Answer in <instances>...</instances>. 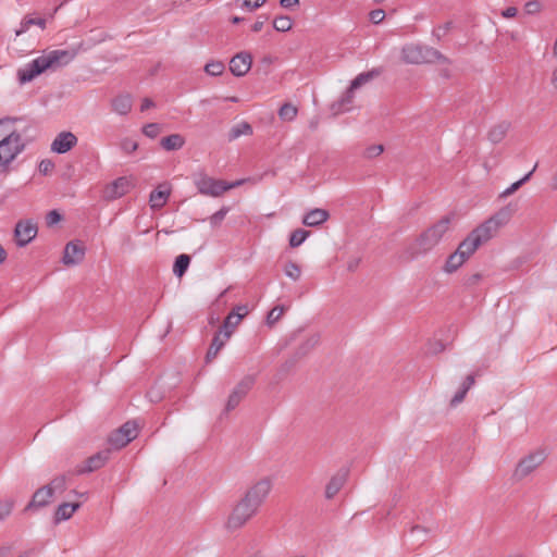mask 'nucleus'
Segmentation results:
<instances>
[{
	"mask_svg": "<svg viewBox=\"0 0 557 557\" xmlns=\"http://www.w3.org/2000/svg\"><path fill=\"white\" fill-rule=\"evenodd\" d=\"M299 4V0H280L281 8L292 9Z\"/></svg>",
	"mask_w": 557,
	"mask_h": 557,
	"instance_id": "obj_57",
	"label": "nucleus"
},
{
	"mask_svg": "<svg viewBox=\"0 0 557 557\" xmlns=\"http://www.w3.org/2000/svg\"><path fill=\"white\" fill-rule=\"evenodd\" d=\"M110 450L104 449L101 450L89 458H87L84 462V466L76 470L78 473H90L99 470L104 466L107 460L109 459Z\"/></svg>",
	"mask_w": 557,
	"mask_h": 557,
	"instance_id": "obj_20",
	"label": "nucleus"
},
{
	"mask_svg": "<svg viewBox=\"0 0 557 557\" xmlns=\"http://www.w3.org/2000/svg\"><path fill=\"white\" fill-rule=\"evenodd\" d=\"M205 70L210 76H220L223 74L225 65L222 61H211L206 65Z\"/></svg>",
	"mask_w": 557,
	"mask_h": 557,
	"instance_id": "obj_39",
	"label": "nucleus"
},
{
	"mask_svg": "<svg viewBox=\"0 0 557 557\" xmlns=\"http://www.w3.org/2000/svg\"><path fill=\"white\" fill-rule=\"evenodd\" d=\"M85 258V248L76 242H70L63 250L62 262L66 265H75Z\"/></svg>",
	"mask_w": 557,
	"mask_h": 557,
	"instance_id": "obj_19",
	"label": "nucleus"
},
{
	"mask_svg": "<svg viewBox=\"0 0 557 557\" xmlns=\"http://www.w3.org/2000/svg\"><path fill=\"white\" fill-rule=\"evenodd\" d=\"M66 475L60 474L57 475L49 485H46V487H52V494H54L55 492H63L66 490Z\"/></svg>",
	"mask_w": 557,
	"mask_h": 557,
	"instance_id": "obj_41",
	"label": "nucleus"
},
{
	"mask_svg": "<svg viewBox=\"0 0 557 557\" xmlns=\"http://www.w3.org/2000/svg\"><path fill=\"white\" fill-rule=\"evenodd\" d=\"M384 17H385V12L383 9H374V10H371L369 13V18H370L371 23L374 25L381 24L383 22Z\"/></svg>",
	"mask_w": 557,
	"mask_h": 557,
	"instance_id": "obj_47",
	"label": "nucleus"
},
{
	"mask_svg": "<svg viewBox=\"0 0 557 557\" xmlns=\"http://www.w3.org/2000/svg\"><path fill=\"white\" fill-rule=\"evenodd\" d=\"M25 149L22 135L17 132L0 135V175L11 171V164Z\"/></svg>",
	"mask_w": 557,
	"mask_h": 557,
	"instance_id": "obj_4",
	"label": "nucleus"
},
{
	"mask_svg": "<svg viewBox=\"0 0 557 557\" xmlns=\"http://www.w3.org/2000/svg\"><path fill=\"white\" fill-rule=\"evenodd\" d=\"M13 509L12 500L0 502V521L7 519Z\"/></svg>",
	"mask_w": 557,
	"mask_h": 557,
	"instance_id": "obj_46",
	"label": "nucleus"
},
{
	"mask_svg": "<svg viewBox=\"0 0 557 557\" xmlns=\"http://www.w3.org/2000/svg\"><path fill=\"white\" fill-rule=\"evenodd\" d=\"M131 183L127 177H119L104 188V198L108 200L120 199L129 191Z\"/></svg>",
	"mask_w": 557,
	"mask_h": 557,
	"instance_id": "obj_18",
	"label": "nucleus"
},
{
	"mask_svg": "<svg viewBox=\"0 0 557 557\" xmlns=\"http://www.w3.org/2000/svg\"><path fill=\"white\" fill-rule=\"evenodd\" d=\"M252 134L253 128L247 122H242L231 127L227 135V140H236L242 136H250Z\"/></svg>",
	"mask_w": 557,
	"mask_h": 557,
	"instance_id": "obj_30",
	"label": "nucleus"
},
{
	"mask_svg": "<svg viewBox=\"0 0 557 557\" xmlns=\"http://www.w3.org/2000/svg\"><path fill=\"white\" fill-rule=\"evenodd\" d=\"M243 22V18L242 17H238V16H235L232 18V24H239Z\"/></svg>",
	"mask_w": 557,
	"mask_h": 557,
	"instance_id": "obj_63",
	"label": "nucleus"
},
{
	"mask_svg": "<svg viewBox=\"0 0 557 557\" xmlns=\"http://www.w3.org/2000/svg\"><path fill=\"white\" fill-rule=\"evenodd\" d=\"M492 237L476 226L468 236L459 244L457 250L467 259L470 258L478 248L487 243Z\"/></svg>",
	"mask_w": 557,
	"mask_h": 557,
	"instance_id": "obj_7",
	"label": "nucleus"
},
{
	"mask_svg": "<svg viewBox=\"0 0 557 557\" xmlns=\"http://www.w3.org/2000/svg\"><path fill=\"white\" fill-rule=\"evenodd\" d=\"M81 506V503H61L55 510V523L70 519Z\"/></svg>",
	"mask_w": 557,
	"mask_h": 557,
	"instance_id": "obj_25",
	"label": "nucleus"
},
{
	"mask_svg": "<svg viewBox=\"0 0 557 557\" xmlns=\"http://www.w3.org/2000/svg\"><path fill=\"white\" fill-rule=\"evenodd\" d=\"M503 16L506 18H511L513 16H517V8L509 7L506 10L503 11Z\"/></svg>",
	"mask_w": 557,
	"mask_h": 557,
	"instance_id": "obj_58",
	"label": "nucleus"
},
{
	"mask_svg": "<svg viewBox=\"0 0 557 557\" xmlns=\"http://www.w3.org/2000/svg\"><path fill=\"white\" fill-rule=\"evenodd\" d=\"M162 131L161 124L150 123L141 127V133L150 139H153L160 135Z\"/></svg>",
	"mask_w": 557,
	"mask_h": 557,
	"instance_id": "obj_42",
	"label": "nucleus"
},
{
	"mask_svg": "<svg viewBox=\"0 0 557 557\" xmlns=\"http://www.w3.org/2000/svg\"><path fill=\"white\" fill-rule=\"evenodd\" d=\"M475 383V380H474V375L473 374H468L461 385L460 388L465 389V391H469L472 388V386L474 385Z\"/></svg>",
	"mask_w": 557,
	"mask_h": 557,
	"instance_id": "obj_55",
	"label": "nucleus"
},
{
	"mask_svg": "<svg viewBox=\"0 0 557 557\" xmlns=\"http://www.w3.org/2000/svg\"><path fill=\"white\" fill-rule=\"evenodd\" d=\"M280 120L290 122L296 117L297 109L292 103H285L278 109Z\"/></svg>",
	"mask_w": 557,
	"mask_h": 557,
	"instance_id": "obj_36",
	"label": "nucleus"
},
{
	"mask_svg": "<svg viewBox=\"0 0 557 557\" xmlns=\"http://www.w3.org/2000/svg\"><path fill=\"white\" fill-rule=\"evenodd\" d=\"M555 61H556V64H555L554 71H553L552 83L557 88V59H555Z\"/></svg>",
	"mask_w": 557,
	"mask_h": 557,
	"instance_id": "obj_60",
	"label": "nucleus"
},
{
	"mask_svg": "<svg viewBox=\"0 0 557 557\" xmlns=\"http://www.w3.org/2000/svg\"><path fill=\"white\" fill-rule=\"evenodd\" d=\"M248 312L249 310L247 305H238L232 309L221 327V330H224L225 339L231 337L233 330L239 325L240 321L248 314Z\"/></svg>",
	"mask_w": 557,
	"mask_h": 557,
	"instance_id": "obj_15",
	"label": "nucleus"
},
{
	"mask_svg": "<svg viewBox=\"0 0 557 557\" xmlns=\"http://www.w3.org/2000/svg\"><path fill=\"white\" fill-rule=\"evenodd\" d=\"M400 60L405 64L423 65L432 63L448 64V58L441 51L426 45L409 42L405 44L400 50Z\"/></svg>",
	"mask_w": 557,
	"mask_h": 557,
	"instance_id": "obj_2",
	"label": "nucleus"
},
{
	"mask_svg": "<svg viewBox=\"0 0 557 557\" xmlns=\"http://www.w3.org/2000/svg\"><path fill=\"white\" fill-rule=\"evenodd\" d=\"M133 101L129 95H121L113 99V111L120 115H126L132 111Z\"/></svg>",
	"mask_w": 557,
	"mask_h": 557,
	"instance_id": "obj_27",
	"label": "nucleus"
},
{
	"mask_svg": "<svg viewBox=\"0 0 557 557\" xmlns=\"http://www.w3.org/2000/svg\"><path fill=\"white\" fill-rule=\"evenodd\" d=\"M537 168V165L534 166V169L532 171H530L524 177H522L520 181L518 182H515V183H511L509 187H507L502 194H500V198L505 199L507 197H509L510 195H512L515 191H517L523 184H525L531 175L534 173L535 169Z\"/></svg>",
	"mask_w": 557,
	"mask_h": 557,
	"instance_id": "obj_34",
	"label": "nucleus"
},
{
	"mask_svg": "<svg viewBox=\"0 0 557 557\" xmlns=\"http://www.w3.org/2000/svg\"><path fill=\"white\" fill-rule=\"evenodd\" d=\"M77 54V49L52 50L45 52L17 71L18 82L25 84L39 76L46 70H55L67 65Z\"/></svg>",
	"mask_w": 557,
	"mask_h": 557,
	"instance_id": "obj_1",
	"label": "nucleus"
},
{
	"mask_svg": "<svg viewBox=\"0 0 557 557\" xmlns=\"http://www.w3.org/2000/svg\"><path fill=\"white\" fill-rule=\"evenodd\" d=\"M319 343V337L317 335L309 337L299 347V355L304 356L309 352L313 347H315Z\"/></svg>",
	"mask_w": 557,
	"mask_h": 557,
	"instance_id": "obj_44",
	"label": "nucleus"
},
{
	"mask_svg": "<svg viewBox=\"0 0 557 557\" xmlns=\"http://www.w3.org/2000/svg\"><path fill=\"white\" fill-rule=\"evenodd\" d=\"M553 54H554V59H557V38H556V41H555V45H554Z\"/></svg>",
	"mask_w": 557,
	"mask_h": 557,
	"instance_id": "obj_64",
	"label": "nucleus"
},
{
	"mask_svg": "<svg viewBox=\"0 0 557 557\" xmlns=\"http://www.w3.org/2000/svg\"><path fill=\"white\" fill-rule=\"evenodd\" d=\"M227 341L228 339H225V337H224V330L223 329L219 330L218 333L214 335V337L211 342V345L208 349V352L206 356L207 362H210L212 359H214L218 356V352L221 351V349L225 345V342H227Z\"/></svg>",
	"mask_w": 557,
	"mask_h": 557,
	"instance_id": "obj_26",
	"label": "nucleus"
},
{
	"mask_svg": "<svg viewBox=\"0 0 557 557\" xmlns=\"http://www.w3.org/2000/svg\"><path fill=\"white\" fill-rule=\"evenodd\" d=\"M284 272L287 277L293 281H299L301 276V269L293 261H288L284 267Z\"/></svg>",
	"mask_w": 557,
	"mask_h": 557,
	"instance_id": "obj_38",
	"label": "nucleus"
},
{
	"mask_svg": "<svg viewBox=\"0 0 557 557\" xmlns=\"http://www.w3.org/2000/svg\"><path fill=\"white\" fill-rule=\"evenodd\" d=\"M153 107V101L150 98H145L141 100V112H145Z\"/></svg>",
	"mask_w": 557,
	"mask_h": 557,
	"instance_id": "obj_59",
	"label": "nucleus"
},
{
	"mask_svg": "<svg viewBox=\"0 0 557 557\" xmlns=\"http://www.w3.org/2000/svg\"><path fill=\"white\" fill-rule=\"evenodd\" d=\"M185 139L181 134H171L161 139L160 145L165 151H177L183 148Z\"/></svg>",
	"mask_w": 557,
	"mask_h": 557,
	"instance_id": "obj_28",
	"label": "nucleus"
},
{
	"mask_svg": "<svg viewBox=\"0 0 557 557\" xmlns=\"http://www.w3.org/2000/svg\"><path fill=\"white\" fill-rule=\"evenodd\" d=\"M244 181H237L235 183H226L224 181L214 180L209 176H201L197 182L196 186L199 194L210 197H220L225 191L243 185Z\"/></svg>",
	"mask_w": 557,
	"mask_h": 557,
	"instance_id": "obj_5",
	"label": "nucleus"
},
{
	"mask_svg": "<svg viewBox=\"0 0 557 557\" xmlns=\"http://www.w3.org/2000/svg\"><path fill=\"white\" fill-rule=\"evenodd\" d=\"M251 66V55L249 52H238L230 60V71L235 76H244Z\"/></svg>",
	"mask_w": 557,
	"mask_h": 557,
	"instance_id": "obj_17",
	"label": "nucleus"
},
{
	"mask_svg": "<svg viewBox=\"0 0 557 557\" xmlns=\"http://www.w3.org/2000/svg\"><path fill=\"white\" fill-rule=\"evenodd\" d=\"M52 497V487H46V485L39 487L35 492L33 499H30V502L26 505L25 511L33 509L35 507H44L48 505L51 502Z\"/></svg>",
	"mask_w": 557,
	"mask_h": 557,
	"instance_id": "obj_22",
	"label": "nucleus"
},
{
	"mask_svg": "<svg viewBox=\"0 0 557 557\" xmlns=\"http://www.w3.org/2000/svg\"><path fill=\"white\" fill-rule=\"evenodd\" d=\"M466 394H467V391L459 388V391L450 399V406L456 407L458 404L462 403L466 397Z\"/></svg>",
	"mask_w": 557,
	"mask_h": 557,
	"instance_id": "obj_53",
	"label": "nucleus"
},
{
	"mask_svg": "<svg viewBox=\"0 0 557 557\" xmlns=\"http://www.w3.org/2000/svg\"><path fill=\"white\" fill-rule=\"evenodd\" d=\"M308 236L309 232L304 228L294 230L289 236V246L293 248L299 247L306 242Z\"/></svg>",
	"mask_w": 557,
	"mask_h": 557,
	"instance_id": "obj_35",
	"label": "nucleus"
},
{
	"mask_svg": "<svg viewBox=\"0 0 557 557\" xmlns=\"http://www.w3.org/2000/svg\"><path fill=\"white\" fill-rule=\"evenodd\" d=\"M449 218L444 216L432 226L422 232L416 242L408 248L410 258L425 255L432 250L447 233L449 227Z\"/></svg>",
	"mask_w": 557,
	"mask_h": 557,
	"instance_id": "obj_3",
	"label": "nucleus"
},
{
	"mask_svg": "<svg viewBox=\"0 0 557 557\" xmlns=\"http://www.w3.org/2000/svg\"><path fill=\"white\" fill-rule=\"evenodd\" d=\"M285 312L284 306L274 307L265 317V324L272 327Z\"/></svg>",
	"mask_w": 557,
	"mask_h": 557,
	"instance_id": "obj_40",
	"label": "nucleus"
},
{
	"mask_svg": "<svg viewBox=\"0 0 557 557\" xmlns=\"http://www.w3.org/2000/svg\"><path fill=\"white\" fill-rule=\"evenodd\" d=\"M508 129H509V124L508 123L504 122V123L496 124L488 132V139L493 144H497V143H499V141L505 139Z\"/></svg>",
	"mask_w": 557,
	"mask_h": 557,
	"instance_id": "obj_31",
	"label": "nucleus"
},
{
	"mask_svg": "<svg viewBox=\"0 0 557 557\" xmlns=\"http://www.w3.org/2000/svg\"><path fill=\"white\" fill-rule=\"evenodd\" d=\"M137 433V424L134 421H127L109 436L108 443L110 446L119 449L135 440Z\"/></svg>",
	"mask_w": 557,
	"mask_h": 557,
	"instance_id": "obj_9",
	"label": "nucleus"
},
{
	"mask_svg": "<svg viewBox=\"0 0 557 557\" xmlns=\"http://www.w3.org/2000/svg\"><path fill=\"white\" fill-rule=\"evenodd\" d=\"M61 220V214L53 210V211H50L48 214H46V224L48 226H53L55 225L57 223H59Z\"/></svg>",
	"mask_w": 557,
	"mask_h": 557,
	"instance_id": "obj_51",
	"label": "nucleus"
},
{
	"mask_svg": "<svg viewBox=\"0 0 557 557\" xmlns=\"http://www.w3.org/2000/svg\"><path fill=\"white\" fill-rule=\"evenodd\" d=\"M545 460L544 451L536 450L534 453L529 454L523 459H521L516 466V472H513V476L516 479H523L529 473L536 470V468Z\"/></svg>",
	"mask_w": 557,
	"mask_h": 557,
	"instance_id": "obj_13",
	"label": "nucleus"
},
{
	"mask_svg": "<svg viewBox=\"0 0 557 557\" xmlns=\"http://www.w3.org/2000/svg\"><path fill=\"white\" fill-rule=\"evenodd\" d=\"M292 18L287 15H280L274 18L273 27L277 32H288L292 28Z\"/></svg>",
	"mask_w": 557,
	"mask_h": 557,
	"instance_id": "obj_37",
	"label": "nucleus"
},
{
	"mask_svg": "<svg viewBox=\"0 0 557 557\" xmlns=\"http://www.w3.org/2000/svg\"><path fill=\"white\" fill-rule=\"evenodd\" d=\"M230 211V208L227 207H223L222 209H220L219 211H216L214 214H212L210 218H209V221H210V224L212 227H218L222 224V222L224 221L227 212Z\"/></svg>",
	"mask_w": 557,
	"mask_h": 557,
	"instance_id": "obj_43",
	"label": "nucleus"
},
{
	"mask_svg": "<svg viewBox=\"0 0 557 557\" xmlns=\"http://www.w3.org/2000/svg\"><path fill=\"white\" fill-rule=\"evenodd\" d=\"M255 382L256 380L253 375H246L243 377V380L237 384L235 388H233L228 396L225 407L226 412L236 409V407L244 399L249 389L255 385Z\"/></svg>",
	"mask_w": 557,
	"mask_h": 557,
	"instance_id": "obj_12",
	"label": "nucleus"
},
{
	"mask_svg": "<svg viewBox=\"0 0 557 557\" xmlns=\"http://www.w3.org/2000/svg\"><path fill=\"white\" fill-rule=\"evenodd\" d=\"M120 147L123 152L131 154L137 150L138 145L136 140L126 138L121 140Z\"/></svg>",
	"mask_w": 557,
	"mask_h": 557,
	"instance_id": "obj_45",
	"label": "nucleus"
},
{
	"mask_svg": "<svg viewBox=\"0 0 557 557\" xmlns=\"http://www.w3.org/2000/svg\"><path fill=\"white\" fill-rule=\"evenodd\" d=\"M190 261L191 258L188 255H178L176 257L174 268H172V272L181 277L187 271Z\"/></svg>",
	"mask_w": 557,
	"mask_h": 557,
	"instance_id": "obj_33",
	"label": "nucleus"
},
{
	"mask_svg": "<svg viewBox=\"0 0 557 557\" xmlns=\"http://www.w3.org/2000/svg\"><path fill=\"white\" fill-rule=\"evenodd\" d=\"M330 218V213L323 209H313L307 212L302 219V224L308 227H317L323 224Z\"/></svg>",
	"mask_w": 557,
	"mask_h": 557,
	"instance_id": "obj_24",
	"label": "nucleus"
},
{
	"mask_svg": "<svg viewBox=\"0 0 557 557\" xmlns=\"http://www.w3.org/2000/svg\"><path fill=\"white\" fill-rule=\"evenodd\" d=\"M382 74L381 67H373L370 71L359 73L350 83L349 89L347 91V95L343 97L342 100L347 101L350 103L354 98V91L368 82L373 81L374 78H377Z\"/></svg>",
	"mask_w": 557,
	"mask_h": 557,
	"instance_id": "obj_14",
	"label": "nucleus"
},
{
	"mask_svg": "<svg viewBox=\"0 0 557 557\" xmlns=\"http://www.w3.org/2000/svg\"><path fill=\"white\" fill-rule=\"evenodd\" d=\"M515 212V207L511 205H508L500 209L498 212H496L492 218H490L487 221H485L483 224H481L480 228L483 230V232L487 233L491 237L494 236L496 231H498L500 227L508 224L510 221L512 213Z\"/></svg>",
	"mask_w": 557,
	"mask_h": 557,
	"instance_id": "obj_10",
	"label": "nucleus"
},
{
	"mask_svg": "<svg viewBox=\"0 0 557 557\" xmlns=\"http://www.w3.org/2000/svg\"><path fill=\"white\" fill-rule=\"evenodd\" d=\"M77 144L76 136L69 131H63L57 135L51 144V151L57 154H65Z\"/></svg>",
	"mask_w": 557,
	"mask_h": 557,
	"instance_id": "obj_16",
	"label": "nucleus"
},
{
	"mask_svg": "<svg viewBox=\"0 0 557 557\" xmlns=\"http://www.w3.org/2000/svg\"><path fill=\"white\" fill-rule=\"evenodd\" d=\"M33 25H38L40 28H45L46 22L44 18H35L25 16L21 22L20 28L15 30V36L20 37L28 30Z\"/></svg>",
	"mask_w": 557,
	"mask_h": 557,
	"instance_id": "obj_32",
	"label": "nucleus"
},
{
	"mask_svg": "<svg viewBox=\"0 0 557 557\" xmlns=\"http://www.w3.org/2000/svg\"><path fill=\"white\" fill-rule=\"evenodd\" d=\"M383 151H384V148L382 145H372L366 149L364 157L368 159H371V158L382 154Z\"/></svg>",
	"mask_w": 557,
	"mask_h": 557,
	"instance_id": "obj_49",
	"label": "nucleus"
},
{
	"mask_svg": "<svg viewBox=\"0 0 557 557\" xmlns=\"http://www.w3.org/2000/svg\"><path fill=\"white\" fill-rule=\"evenodd\" d=\"M258 511V508L247 502L240 499L226 521V529L228 531H236L245 525Z\"/></svg>",
	"mask_w": 557,
	"mask_h": 557,
	"instance_id": "obj_6",
	"label": "nucleus"
},
{
	"mask_svg": "<svg viewBox=\"0 0 557 557\" xmlns=\"http://www.w3.org/2000/svg\"><path fill=\"white\" fill-rule=\"evenodd\" d=\"M467 258L461 255L458 250L447 257L443 271L446 273H453L460 269L466 262Z\"/></svg>",
	"mask_w": 557,
	"mask_h": 557,
	"instance_id": "obj_29",
	"label": "nucleus"
},
{
	"mask_svg": "<svg viewBox=\"0 0 557 557\" xmlns=\"http://www.w3.org/2000/svg\"><path fill=\"white\" fill-rule=\"evenodd\" d=\"M540 10H541V3H540V1H537V0L529 1V2H527V4H525V11H527L529 14L537 13Z\"/></svg>",
	"mask_w": 557,
	"mask_h": 557,
	"instance_id": "obj_54",
	"label": "nucleus"
},
{
	"mask_svg": "<svg viewBox=\"0 0 557 557\" xmlns=\"http://www.w3.org/2000/svg\"><path fill=\"white\" fill-rule=\"evenodd\" d=\"M265 21H267V16L260 15L258 17L257 22L252 25V32L259 33L262 29Z\"/></svg>",
	"mask_w": 557,
	"mask_h": 557,
	"instance_id": "obj_56",
	"label": "nucleus"
},
{
	"mask_svg": "<svg viewBox=\"0 0 557 557\" xmlns=\"http://www.w3.org/2000/svg\"><path fill=\"white\" fill-rule=\"evenodd\" d=\"M54 169V164L51 160L49 159H44L41 160V162L39 163V171L40 173L42 174H48L49 172H51L52 170Z\"/></svg>",
	"mask_w": 557,
	"mask_h": 557,
	"instance_id": "obj_52",
	"label": "nucleus"
},
{
	"mask_svg": "<svg viewBox=\"0 0 557 557\" xmlns=\"http://www.w3.org/2000/svg\"><path fill=\"white\" fill-rule=\"evenodd\" d=\"M38 234V226L32 220H21L15 224L13 235L15 244L18 247H24L36 238Z\"/></svg>",
	"mask_w": 557,
	"mask_h": 557,
	"instance_id": "obj_11",
	"label": "nucleus"
},
{
	"mask_svg": "<svg viewBox=\"0 0 557 557\" xmlns=\"http://www.w3.org/2000/svg\"><path fill=\"white\" fill-rule=\"evenodd\" d=\"M271 488L272 481L269 478H263L248 488L242 499L259 509L265 497L269 496Z\"/></svg>",
	"mask_w": 557,
	"mask_h": 557,
	"instance_id": "obj_8",
	"label": "nucleus"
},
{
	"mask_svg": "<svg viewBox=\"0 0 557 557\" xmlns=\"http://www.w3.org/2000/svg\"><path fill=\"white\" fill-rule=\"evenodd\" d=\"M170 193L171 190L168 184L164 183L157 186V188H154L149 196L150 208L152 210L162 209L170 197Z\"/></svg>",
	"mask_w": 557,
	"mask_h": 557,
	"instance_id": "obj_21",
	"label": "nucleus"
},
{
	"mask_svg": "<svg viewBox=\"0 0 557 557\" xmlns=\"http://www.w3.org/2000/svg\"><path fill=\"white\" fill-rule=\"evenodd\" d=\"M347 481V472L338 471L334 474L331 480H329V484H326L324 490V497L326 499H333L339 490L343 487L344 483Z\"/></svg>",
	"mask_w": 557,
	"mask_h": 557,
	"instance_id": "obj_23",
	"label": "nucleus"
},
{
	"mask_svg": "<svg viewBox=\"0 0 557 557\" xmlns=\"http://www.w3.org/2000/svg\"><path fill=\"white\" fill-rule=\"evenodd\" d=\"M450 25H451L450 23H446L444 25L434 27L432 30V36L434 38H436L437 40H441L442 37H444L446 35V33L448 32V29L450 28Z\"/></svg>",
	"mask_w": 557,
	"mask_h": 557,
	"instance_id": "obj_50",
	"label": "nucleus"
},
{
	"mask_svg": "<svg viewBox=\"0 0 557 557\" xmlns=\"http://www.w3.org/2000/svg\"><path fill=\"white\" fill-rule=\"evenodd\" d=\"M240 2V7L247 10H257L262 7L265 0H237Z\"/></svg>",
	"mask_w": 557,
	"mask_h": 557,
	"instance_id": "obj_48",
	"label": "nucleus"
},
{
	"mask_svg": "<svg viewBox=\"0 0 557 557\" xmlns=\"http://www.w3.org/2000/svg\"><path fill=\"white\" fill-rule=\"evenodd\" d=\"M358 263H359V260H358V259L350 260V261L348 262V270H350V271L356 270V269H357V267H358Z\"/></svg>",
	"mask_w": 557,
	"mask_h": 557,
	"instance_id": "obj_62",
	"label": "nucleus"
},
{
	"mask_svg": "<svg viewBox=\"0 0 557 557\" xmlns=\"http://www.w3.org/2000/svg\"><path fill=\"white\" fill-rule=\"evenodd\" d=\"M8 258V253L3 246L0 245V264L4 262Z\"/></svg>",
	"mask_w": 557,
	"mask_h": 557,
	"instance_id": "obj_61",
	"label": "nucleus"
}]
</instances>
